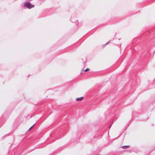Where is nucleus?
Returning a JSON list of instances; mask_svg holds the SVG:
<instances>
[{"instance_id": "nucleus-7", "label": "nucleus", "mask_w": 155, "mask_h": 155, "mask_svg": "<svg viewBox=\"0 0 155 155\" xmlns=\"http://www.w3.org/2000/svg\"><path fill=\"white\" fill-rule=\"evenodd\" d=\"M35 124H34L32 126H31L30 128L28 130H29L30 129H31L32 127H33L34 126Z\"/></svg>"}, {"instance_id": "nucleus-3", "label": "nucleus", "mask_w": 155, "mask_h": 155, "mask_svg": "<svg viewBox=\"0 0 155 155\" xmlns=\"http://www.w3.org/2000/svg\"><path fill=\"white\" fill-rule=\"evenodd\" d=\"M76 25L78 27H81L82 26L83 22L82 21L78 22L76 23Z\"/></svg>"}, {"instance_id": "nucleus-5", "label": "nucleus", "mask_w": 155, "mask_h": 155, "mask_svg": "<svg viewBox=\"0 0 155 155\" xmlns=\"http://www.w3.org/2000/svg\"><path fill=\"white\" fill-rule=\"evenodd\" d=\"M129 146H123L122 147V148L123 149H126L128 148Z\"/></svg>"}, {"instance_id": "nucleus-1", "label": "nucleus", "mask_w": 155, "mask_h": 155, "mask_svg": "<svg viewBox=\"0 0 155 155\" xmlns=\"http://www.w3.org/2000/svg\"><path fill=\"white\" fill-rule=\"evenodd\" d=\"M24 6L29 9L33 8L35 6L34 5L28 2H26L24 3Z\"/></svg>"}, {"instance_id": "nucleus-4", "label": "nucleus", "mask_w": 155, "mask_h": 155, "mask_svg": "<svg viewBox=\"0 0 155 155\" xmlns=\"http://www.w3.org/2000/svg\"><path fill=\"white\" fill-rule=\"evenodd\" d=\"M83 99V97H81L79 98H76V100L77 101H81Z\"/></svg>"}, {"instance_id": "nucleus-6", "label": "nucleus", "mask_w": 155, "mask_h": 155, "mask_svg": "<svg viewBox=\"0 0 155 155\" xmlns=\"http://www.w3.org/2000/svg\"><path fill=\"white\" fill-rule=\"evenodd\" d=\"M89 70H90V69L87 68L86 69V70H85V71H89Z\"/></svg>"}, {"instance_id": "nucleus-2", "label": "nucleus", "mask_w": 155, "mask_h": 155, "mask_svg": "<svg viewBox=\"0 0 155 155\" xmlns=\"http://www.w3.org/2000/svg\"><path fill=\"white\" fill-rule=\"evenodd\" d=\"M70 21L73 23H75L78 21L77 19V16L75 14L72 15Z\"/></svg>"}]
</instances>
